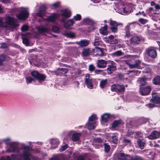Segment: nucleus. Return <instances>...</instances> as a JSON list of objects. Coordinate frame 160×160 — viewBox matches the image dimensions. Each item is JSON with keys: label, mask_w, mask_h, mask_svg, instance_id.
<instances>
[{"label": "nucleus", "mask_w": 160, "mask_h": 160, "mask_svg": "<svg viewBox=\"0 0 160 160\" xmlns=\"http://www.w3.org/2000/svg\"><path fill=\"white\" fill-rule=\"evenodd\" d=\"M0 26H2L5 28H14L17 26V25L13 17L7 16L6 17L5 23H3L0 20Z\"/></svg>", "instance_id": "1"}, {"label": "nucleus", "mask_w": 160, "mask_h": 160, "mask_svg": "<svg viewBox=\"0 0 160 160\" xmlns=\"http://www.w3.org/2000/svg\"><path fill=\"white\" fill-rule=\"evenodd\" d=\"M3 142L6 144L9 145L7 151L8 152H17L18 151V144L16 142H10L8 138L3 140Z\"/></svg>", "instance_id": "2"}, {"label": "nucleus", "mask_w": 160, "mask_h": 160, "mask_svg": "<svg viewBox=\"0 0 160 160\" xmlns=\"http://www.w3.org/2000/svg\"><path fill=\"white\" fill-rule=\"evenodd\" d=\"M31 147L28 146L23 145L22 147L23 153L22 156L25 160H31L33 159V156L29 153V151Z\"/></svg>", "instance_id": "3"}, {"label": "nucleus", "mask_w": 160, "mask_h": 160, "mask_svg": "<svg viewBox=\"0 0 160 160\" xmlns=\"http://www.w3.org/2000/svg\"><path fill=\"white\" fill-rule=\"evenodd\" d=\"M28 9L24 8H21L20 10V13L17 15V16L20 19L25 20L29 15Z\"/></svg>", "instance_id": "4"}, {"label": "nucleus", "mask_w": 160, "mask_h": 160, "mask_svg": "<svg viewBox=\"0 0 160 160\" xmlns=\"http://www.w3.org/2000/svg\"><path fill=\"white\" fill-rule=\"evenodd\" d=\"M31 75L34 78L38 80L39 82L44 81L46 78L45 75L40 73L36 71H33L31 72Z\"/></svg>", "instance_id": "5"}, {"label": "nucleus", "mask_w": 160, "mask_h": 160, "mask_svg": "<svg viewBox=\"0 0 160 160\" xmlns=\"http://www.w3.org/2000/svg\"><path fill=\"white\" fill-rule=\"evenodd\" d=\"M111 89L112 91L123 92L125 90V87L122 85L114 84L111 86Z\"/></svg>", "instance_id": "6"}, {"label": "nucleus", "mask_w": 160, "mask_h": 160, "mask_svg": "<svg viewBox=\"0 0 160 160\" xmlns=\"http://www.w3.org/2000/svg\"><path fill=\"white\" fill-rule=\"evenodd\" d=\"M146 53L152 58H156L157 53L155 48L153 47H150L146 49Z\"/></svg>", "instance_id": "7"}, {"label": "nucleus", "mask_w": 160, "mask_h": 160, "mask_svg": "<svg viewBox=\"0 0 160 160\" xmlns=\"http://www.w3.org/2000/svg\"><path fill=\"white\" fill-rule=\"evenodd\" d=\"M131 156L123 152L117 154L115 157L119 160H130Z\"/></svg>", "instance_id": "8"}, {"label": "nucleus", "mask_w": 160, "mask_h": 160, "mask_svg": "<svg viewBox=\"0 0 160 160\" xmlns=\"http://www.w3.org/2000/svg\"><path fill=\"white\" fill-rule=\"evenodd\" d=\"M92 78L89 74H87L85 76V82L87 85V87L89 89H92L93 86L92 85Z\"/></svg>", "instance_id": "9"}, {"label": "nucleus", "mask_w": 160, "mask_h": 160, "mask_svg": "<svg viewBox=\"0 0 160 160\" xmlns=\"http://www.w3.org/2000/svg\"><path fill=\"white\" fill-rule=\"evenodd\" d=\"M152 95L151 101L154 103L160 104V93H153Z\"/></svg>", "instance_id": "10"}, {"label": "nucleus", "mask_w": 160, "mask_h": 160, "mask_svg": "<svg viewBox=\"0 0 160 160\" xmlns=\"http://www.w3.org/2000/svg\"><path fill=\"white\" fill-rule=\"evenodd\" d=\"M118 23L116 22L110 20V28L111 31L113 32H116L118 31Z\"/></svg>", "instance_id": "11"}, {"label": "nucleus", "mask_w": 160, "mask_h": 160, "mask_svg": "<svg viewBox=\"0 0 160 160\" xmlns=\"http://www.w3.org/2000/svg\"><path fill=\"white\" fill-rule=\"evenodd\" d=\"M151 88L149 86L145 87H141L140 89V91L141 94L142 95H148L151 91Z\"/></svg>", "instance_id": "12"}, {"label": "nucleus", "mask_w": 160, "mask_h": 160, "mask_svg": "<svg viewBox=\"0 0 160 160\" xmlns=\"http://www.w3.org/2000/svg\"><path fill=\"white\" fill-rule=\"evenodd\" d=\"M140 40V37L138 36H135L130 39L129 41L131 45H135L139 44Z\"/></svg>", "instance_id": "13"}, {"label": "nucleus", "mask_w": 160, "mask_h": 160, "mask_svg": "<svg viewBox=\"0 0 160 160\" xmlns=\"http://www.w3.org/2000/svg\"><path fill=\"white\" fill-rule=\"evenodd\" d=\"M110 118L111 115L109 113H104L101 117V122L104 123H107L110 120Z\"/></svg>", "instance_id": "14"}, {"label": "nucleus", "mask_w": 160, "mask_h": 160, "mask_svg": "<svg viewBox=\"0 0 160 160\" xmlns=\"http://www.w3.org/2000/svg\"><path fill=\"white\" fill-rule=\"evenodd\" d=\"M160 136V132L155 131L152 132L148 136L150 139H154L158 138Z\"/></svg>", "instance_id": "15"}, {"label": "nucleus", "mask_w": 160, "mask_h": 160, "mask_svg": "<svg viewBox=\"0 0 160 160\" xmlns=\"http://www.w3.org/2000/svg\"><path fill=\"white\" fill-rule=\"evenodd\" d=\"M107 62L106 61L101 59L98 61L97 66L100 68H104L106 67Z\"/></svg>", "instance_id": "16"}, {"label": "nucleus", "mask_w": 160, "mask_h": 160, "mask_svg": "<svg viewBox=\"0 0 160 160\" xmlns=\"http://www.w3.org/2000/svg\"><path fill=\"white\" fill-rule=\"evenodd\" d=\"M46 7L45 5L41 6L38 12L37 13V16L40 17H42L45 14Z\"/></svg>", "instance_id": "17"}, {"label": "nucleus", "mask_w": 160, "mask_h": 160, "mask_svg": "<svg viewBox=\"0 0 160 160\" xmlns=\"http://www.w3.org/2000/svg\"><path fill=\"white\" fill-rule=\"evenodd\" d=\"M58 17V15L56 14H54L52 15L49 16L47 17L46 19H43V21L45 22L47 21L48 22L54 21Z\"/></svg>", "instance_id": "18"}, {"label": "nucleus", "mask_w": 160, "mask_h": 160, "mask_svg": "<svg viewBox=\"0 0 160 160\" xmlns=\"http://www.w3.org/2000/svg\"><path fill=\"white\" fill-rule=\"evenodd\" d=\"M107 41L108 43L111 44H117L118 42V40L116 38H114V36L112 35H111L108 37Z\"/></svg>", "instance_id": "19"}, {"label": "nucleus", "mask_w": 160, "mask_h": 160, "mask_svg": "<svg viewBox=\"0 0 160 160\" xmlns=\"http://www.w3.org/2000/svg\"><path fill=\"white\" fill-rule=\"evenodd\" d=\"M38 30L40 33H47L48 32V28L46 27L41 26L38 28Z\"/></svg>", "instance_id": "20"}, {"label": "nucleus", "mask_w": 160, "mask_h": 160, "mask_svg": "<svg viewBox=\"0 0 160 160\" xmlns=\"http://www.w3.org/2000/svg\"><path fill=\"white\" fill-rule=\"evenodd\" d=\"M51 143L52 149L56 148L59 143V141L58 139H52L51 140Z\"/></svg>", "instance_id": "21"}, {"label": "nucleus", "mask_w": 160, "mask_h": 160, "mask_svg": "<svg viewBox=\"0 0 160 160\" xmlns=\"http://www.w3.org/2000/svg\"><path fill=\"white\" fill-rule=\"evenodd\" d=\"M62 21L64 23V26L66 28H68L70 26L72 25L74 23L73 19H71L66 22H65V20H62Z\"/></svg>", "instance_id": "22"}, {"label": "nucleus", "mask_w": 160, "mask_h": 160, "mask_svg": "<svg viewBox=\"0 0 160 160\" xmlns=\"http://www.w3.org/2000/svg\"><path fill=\"white\" fill-rule=\"evenodd\" d=\"M77 43L81 47L87 46L89 44V41L86 40H81L77 42Z\"/></svg>", "instance_id": "23"}, {"label": "nucleus", "mask_w": 160, "mask_h": 160, "mask_svg": "<svg viewBox=\"0 0 160 160\" xmlns=\"http://www.w3.org/2000/svg\"><path fill=\"white\" fill-rule=\"evenodd\" d=\"M96 126V123H94L93 122H88L87 123L86 126L89 130H92L95 129Z\"/></svg>", "instance_id": "24"}, {"label": "nucleus", "mask_w": 160, "mask_h": 160, "mask_svg": "<svg viewBox=\"0 0 160 160\" xmlns=\"http://www.w3.org/2000/svg\"><path fill=\"white\" fill-rule=\"evenodd\" d=\"M8 56L5 54L0 55V66L3 65L4 62L7 59Z\"/></svg>", "instance_id": "25"}, {"label": "nucleus", "mask_w": 160, "mask_h": 160, "mask_svg": "<svg viewBox=\"0 0 160 160\" xmlns=\"http://www.w3.org/2000/svg\"><path fill=\"white\" fill-rule=\"evenodd\" d=\"M137 143L138 146L141 149H142L144 148L145 143L143 140L138 139L137 141Z\"/></svg>", "instance_id": "26"}, {"label": "nucleus", "mask_w": 160, "mask_h": 160, "mask_svg": "<svg viewBox=\"0 0 160 160\" xmlns=\"http://www.w3.org/2000/svg\"><path fill=\"white\" fill-rule=\"evenodd\" d=\"M81 136L80 133H74L72 136V139L73 141H76L78 140Z\"/></svg>", "instance_id": "27"}, {"label": "nucleus", "mask_w": 160, "mask_h": 160, "mask_svg": "<svg viewBox=\"0 0 160 160\" xmlns=\"http://www.w3.org/2000/svg\"><path fill=\"white\" fill-rule=\"evenodd\" d=\"M64 35L68 37L72 38H74L76 36V33L72 32H65Z\"/></svg>", "instance_id": "28"}, {"label": "nucleus", "mask_w": 160, "mask_h": 160, "mask_svg": "<svg viewBox=\"0 0 160 160\" xmlns=\"http://www.w3.org/2000/svg\"><path fill=\"white\" fill-rule=\"evenodd\" d=\"M116 69V67L112 64L108 65L107 68L108 72L109 74L111 73Z\"/></svg>", "instance_id": "29"}, {"label": "nucleus", "mask_w": 160, "mask_h": 160, "mask_svg": "<svg viewBox=\"0 0 160 160\" xmlns=\"http://www.w3.org/2000/svg\"><path fill=\"white\" fill-rule=\"evenodd\" d=\"M29 35V33H27L25 34H22L23 37L22 42L24 44L26 45L29 44V41L28 38L26 37V36H28Z\"/></svg>", "instance_id": "30"}, {"label": "nucleus", "mask_w": 160, "mask_h": 160, "mask_svg": "<svg viewBox=\"0 0 160 160\" xmlns=\"http://www.w3.org/2000/svg\"><path fill=\"white\" fill-rule=\"evenodd\" d=\"M140 61L138 60L136 61V62L134 64H129V67L131 68H138L140 66Z\"/></svg>", "instance_id": "31"}, {"label": "nucleus", "mask_w": 160, "mask_h": 160, "mask_svg": "<svg viewBox=\"0 0 160 160\" xmlns=\"http://www.w3.org/2000/svg\"><path fill=\"white\" fill-rule=\"evenodd\" d=\"M112 56L113 57H120L124 55L123 52H122L121 51H116L111 54Z\"/></svg>", "instance_id": "32"}, {"label": "nucleus", "mask_w": 160, "mask_h": 160, "mask_svg": "<svg viewBox=\"0 0 160 160\" xmlns=\"http://www.w3.org/2000/svg\"><path fill=\"white\" fill-rule=\"evenodd\" d=\"M97 119V118L96 115L93 114L89 118L88 121L93 122L94 123H96V122L95 121Z\"/></svg>", "instance_id": "33"}, {"label": "nucleus", "mask_w": 160, "mask_h": 160, "mask_svg": "<svg viewBox=\"0 0 160 160\" xmlns=\"http://www.w3.org/2000/svg\"><path fill=\"white\" fill-rule=\"evenodd\" d=\"M97 51L98 52V53H97L95 56L97 57L98 56H102L103 55V52L102 48L96 47Z\"/></svg>", "instance_id": "34"}, {"label": "nucleus", "mask_w": 160, "mask_h": 160, "mask_svg": "<svg viewBox=\"0 0 160 160\" xmlns=\"http://www.w3.org/2000/svg\"><path fill=\"white\" fill-rule=\"evenodd\" d=\"M90 50L89 48H85L84 49L82 52V54L83 56L86 57L89 56L90 54Z\"/></svg>", "instance_id": "35"}, {"label": "nucleus", "mask_w": 160, "mask_h": 160, "mask_svg": "<svg viewBox=\"0 0 160 160\" xmlns=\"http://www.w3.org/2000/svg\"><path fill=\"white\" fill-rule=\"evenodd\" d=\"M130 29H129V25H127L125 28V37H129L131 35V34L130 33Z\"/></svg>", "instance_id": "36"}, {"label": "nucleus", "mask_w": 160, "mask_h": 160, "mask_svg": "<svg viewBox=\"0 0 160 160\" xmlns=\"http://www.w3.org/2000/svg\"><path fill=\"white\" fill-rule=\"evenodd\" d=\"M109 139L114 144H117L118 142V138L117 136H110Z\"/></svg>", "instance_id": "37"}, {"label": "nucleus", "mask_w": 160, "mask_h": 160, "mask_svg": "<svg viewBox=\"0 0 160 160\" xmlns=\"http://www.w3.org/2000/svg\"><path fill=\"white\" fill-rule=\"evenodd\" d=\"M62 15L67 18H69L71 16V13L70 11L65 10L62 11Z\"/></svg>", "instance_id": "38"}, {"label": "nucleus", "mask_w": 160, "mask_h": 160, "mask_svg": "<svg viewBox=\"0 0 160 160\" xmlns=\"http://www.w3.org/2000/svg\"><path fill=\"white\" fill-rule=\"evenodd\" d=\"M146 79L147 78L145 77L140 78H138V81L140 83L141 85L143 86L146 84Z\"/></svg>", "instance_id": "39"}, {"label": "nucleus", "mask_w": 160, "mask_h": 160, "mask_svg": "<svg viewBox=\"0 0 160 160\" xmlns=\"http://www.w3.org/2000/svg\"><path fill=\"white\" fill-rule=\"evenodd\" d=\"M107 26L105 25L100 29V33L102 35H106L107 33Z\"/></svg>", "instance_id": "40"}, {"label": "nucleus", "mask_w": 160, "mask_h": 160, "mask_svg": "<svg viewBox=\"0 0 160 160\" xmlns=\"http://www.w3.org/2000/svg\"><path fill=\"white\" fill-rule=\"evenodd\" d=\"M153 82L155 84H160V76H157L155 77L153 79Z\"/></svg>", "instance_id": "41"}, {"label": "nucleus", "mask_w": 160, "mask_h": 160, "mask_svg": "<svg viewBox=\"0 0 160 160\" xmlns=\"http://www.w3.org/2000/svg\"><path fill=\"white\" fill-rule=\"evenodd\" d=\"M83 22L86 24L89 25H92L93 22V21L89 18H86L83 20Z\"/></svg>", "instance_id": "42"}, {"label": "nucleus", "mask_w": 160, "mask_h": 160, "mask_svg": "<svg viewBox=\"0 0 160 160\" xmlns=\"http://www.w3.org/2000/svg\"><path fill=\"white\" fill-rule=\"evenodd\" d=\"M121 123V121L120 120H115L112 124V128H115L118 126Z\"/></svg>", "instance_id": "43"}, {"label": "nucleus", "mask_w": 160, "mask_h": 160, "mask_svg": "<svg viewBox=\"0 0 160 160\" xmlns=\"http://www.w3.org/2000/svg\"><path fill=\"white\" fill-rule=\"evenodd\" d=\"M130 160H144L141 157L135 156H130Z\"/></svg>", "instance_id": "44"}, {"label": "nucleus", "mask_w": 160, "mask_h": 160, "mask_svg": "<svg viewBox=\"0 0 160 160\" xmlns=\"http://www.w3.org/2000/svg\"><path fill=\"white\" fill-rule=\"evenodd\" d=\"M58 70L60 71V72L62 74H65L67 73L68 71V69L65 68H58Z\"/></svg>", "instance_id": "45"}, {"label": "nucleus", "mask_w": 160, "mask_h": 160, "mask_svg": "<svg viewBox=\"0 0 160 160\" xmlns=\"http://www.w3.org/2000/svg\"><path fill=\"white\" fill-rule=\"evenodd\" d=\"M138 23L136 22H134L131 23H128L127 25H129V29L131 28H133L135 27V26L137 25Z\"/></svg>", "instance_id": "46"}, {"label": "nucleus", "mask_w": 160, "mask_h": 160, "mask_svg": "<svg viewBox=\"0 0 160 160\" xmlns=\"http://www.w3.org/2000/svg\"><path fill=\"white\" fill-rule=\"evenodd\" d=\"M52 29L53 31L56 33L60 31V28H59L58 25L53 26Z\"/></svg>", "instance_id": "47"}, {"label": "nucleus", "mask_w": 160, "mask_h": 160, "mask_svg": "<svg viewBox=\"0 0 160 160\" xmlns=\"http://www.w3.org/2000/svg\"><path fill=\"white\" fill-rule=\"evenodd\" d=\"M107 82V80H104L102 81L100 84V86L102 88H103L105 86Z\"/></svg>", "instance_id": "48"}, {"label": "nucleus", "mask_w": 160, "mask_h": 160, "mask_svg": "<svg viewBox=\"0 0 160 160\" xmlns=\"http://www.w3.org/2000/svg\"><path fill=\"white\" fill-rule=\"evenodd\" d=\"M104 146L105 152H108L109 151L110 148V145L107 143H105L104 144Z\"/></svg>", "instance_id": "49"}, {"label": "nucleus", "mask_w": 160, "mask_h": 160, "mask_svg": "<svg viewBox=\"0 0 160 160\" xmlns=\"http://www.w3.org/2000/svg\"><path fill=\"white\" fill-rule=\"evenodd\" d=\"M60 6V2H58L51 5V6L53 8H58Z\"/></svg>", "instance_id": "50"}, {"label": "nucleus", "mask_w": 160, "mask_h": 160, "mask_svg": "<svg viewBox=\"0 0 160 160\" xmlns=\"http://www.w3.org/2000/svg\"><path fill=\"white\" fill-rule=\"evenodd\" d=\"M28 26L26 25H24L22 27L21 29L22 31H26L28 30Z\"/></svg>", "instance_id": "51"}, {"label": "nucleus", "mask_w": 160, "mask_h": 160, "mask_svg": "<svg viewBox=\"0 0 160 160\" xmlns=\"http://www.w3.org/2000/svg\"><path fill=\"white\" fill-rule=\"evenodd\" d=\"M26 79L27 83H31L32 81L34 80V79L31 77H26Z\"/></svg>", "instance_id": "52"}, {"label": "nucleus", "mask_w": 160, "mask_h": 160, "mask_svg": "<svg viewBox=\"0 0 160 160\" xmlns=\"http://www.w3.org/2000/svg\"><path fill=\"white\" fill-rule=\"evenodd\" d=\"M81 18V16L80 14H77L76 16L74 17V19L76 20H80Z\"/></svg>", "instance_id": "53"}, {"label": "nucleus", "mask_w": 160, "mask_h": 160, "mask_svg": "<svg viewBox=\"0 0 160 160\" xmlns=\"http://www.w3.org/2000/svg\"><path fill=\"white\" fill-rule=\"evenodd\" d=\"M68 147V145L67 144H66L65 145L62 146L61 148L59 149V150L60 152H62L65 150Z\"/></svg>", "instance_id": "54"}, {"label": "nucleus", "mask_w": 160, "mask_h": 160, "mask_svg": "<svg viewBox=\"0 0 160 160\" xmlns=\"http://www.w3.org/2000/svg\"><path fill=\"white\" fill-rule=\"evenodd\" d=\"M139 21L140 22L143 24H144L146 23V22H147V20L146 19H142V18H140L139 20Z\"/></svg>", "instance_id": "55"}, {"label": "nucleus", "mask_w": 160, "mask_h": 160, "mask_svg": "<svg viewBox=\"0 0 160 160\" xmlns=\"http://www.w3.org/2000/svg\"><path fill=\"white\" fill-rule=\"evenodd\" d=\"M89 69L91 71H93L95 69L94 66L93 65H90L89 66Z\"/></svg>", "instance_id": "56"}, {"label": "nucleus", "mask_w": 160, "mask_h": 160, "mask_svg": "<svg viewBox=\"0 0 160 160\" xmlns=\"http://www.w3.org/2000/svg\"><path fill=\"white\" fill-rule=\"evenodd\" d=\"M0 47L4 49L7 48V45L6 43H2L1 44Z\"/></svg>", "instance_id": "57"}, {"label": "nucleus", "mask_w": 160, "mask_h": 160, "mask_svg": "<svg viewBox=\"0 0 160 160\" xmlns=\"http://www.w3.org/2000/svg\"><path fill=\"white\" fill-rule=\"evenodd\" d=\"M124 142L126 143V144H131V141L130 140L127 139H125L123 141Z\"/></svg>", "instance_id": "58"}, {"label": "nucleus", "mask_w": 160, "mask_h": 160, "mask_svg": "<svg viewBox=\"0 0 160 160\" xmlns=\"http://www.w3.org/2000/svg\"><path fill=\"white\" fill-rule=\"evenodd\" d=\"M77 160H85L84 157L83 155H80L78 157Z\"/></svg>", "instance_id": "59"}, {"label": "nucleus", "mask_w": 160, "mask_h": 160, "mask_svg": "<svg viewBox=\"0 0 160 160\" xmlns=\"http://www.w3.org/2000/svg\"><path fill=\"white\" fill-rule=\"evenodd\" d=\"M141 14H143V16H146V14L144 13V12L143 11H142V12L140 11L138 13H137L136 14V15Z\"/></svg>", "instance_id": "60"}, {"label": "nucleus", "mask_w": 160, "mask_h": 160, "mask_svg": "<svg viewBox=\"0 0 160 160\" xmlns=\"http://www.w3.org/2000/svg\"><path fill=\"white\" fill-rule=\"evenodd\" d=\"M147 106L149 108H152L153 107H154L155 105L153 104L149 103L147 105Z\"/></svg>", "instance_id": "61"}, {"label": "nucleus", "mask_w": 160, "mask_h": 160, "mask_svg": "<svg viewBox=\"0 0 160 160\" xmlns=\"http://www.w3.org/2000/svg\"><path fill=\"white\" fill-rule=\"evenodd\" d=\"M75 85L78 88L79 83L78 81H75L74 82Z\"/></svg>", "instance_id": "62"}, {"label": "nucleus", "mask_w": 160, "mask_h": 160, "mask_svg": "<svg viewBox=\"0 0 160 160\" xmlns=\"http://www.w3.org/2000/svg\"><path fill=\"white\" fill-rule=\"evenodd\" d=\"M100 41H95L94 42V45L95 46H98L99 45L100 43Z\"/></svg>", "instance_id": "63"}, {"label": "nucleus", "mask_w": 160, "mask_h": 160, "mask_svg": "<svg viewBox=\"0 0 160 160\" xmlns=\"http://www.w3.org/2000/svg\"><path fill=\"white\" fill-rule=\"evenodd\" d=\"M95 41H101V39L98 36H96L95 38Z\"/></svg>", "instance_id": "64"}]
</instances>
